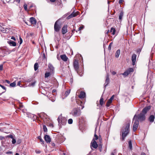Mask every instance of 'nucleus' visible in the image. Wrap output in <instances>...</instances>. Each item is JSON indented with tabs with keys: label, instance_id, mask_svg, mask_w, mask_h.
I'll return each instance as SVG.
<instances>
[{
	"label": "nucleus",
	"instance_id": "obj_1",
	"mask_svg": "<svg viewBox=\"0 0 155 155\" xmlns=\"http://www.w3.org/2000/svg\"><path fill=\"white\" fill-rule=\"evenodd\" d=\"M130 122H127L123 127L121 130L122 136V140H124L125 137L129 133V128L130 126Z\"/></svg>",
	"mask_w": 155,
	"mask_h": 155
},
{
	"label": "nucleus",
	"instance_id": "obj_2",
	"mask_svg": "<svg viewBox=\"0 0 155 155\" xmlns=\"http://www.w3.org/2000/svg\"><path fill=\"white\" fill-rule=\"evenodd\" d=\"M98 139V136L95 134L94 135V138L93 139L91 145V147L92 150H93L92 147L94 149H96L98 147V145L95 141Z\"/></svg>",
	"mask_w": 155,
	"mask_h": 155
},
{
	"label": "nucleus",
	"instance_id": "obj_3",
	"mask_svg": "<svg viewBox=\"0 0 155 155\" xmlns=\"http://www.w3.org/2000/svg\"><path fill=\"white\" fill-rule=\"evenodd\" d=\"M135 120L133 126V130L134 131L137 129L139 125V121L137 120V117L136 115L134 116L133 121Z\"/></svg>",
	"mask_w": 155,
	"mask_h": 155
},
{
	"label": "nucleus",
	"instance_id": "obj_4",
	"mask_svg": "<svg viewBox=\"0 0 155 155\" xmlns=\"http://www.w3.org/2000/svg\"><path fill=\"white\" fill-rule=\"evenodd\" d=\"M57 120L59 124H60V123L62 125H65L66 122V118L64 117H62L61 116H59L58 117Z\"/></svg>",
	"mask_w": 155,
	"mask_h": 155
},
{
	"label": "nucleus",
	"instance_id": "obj_5",
	"mask_svg": "<svg viewBox=\"0 0 155 155\" xmlns=\"http://www.w3.org/2000/svg\"><path fill=\"white\" fill-rule=\"evenodd\" d=\"M73 66L74 69L77 73H78V70L79 66V65L78 61L76 59H74L73 62Z\"/></svg>",
	"mask_w": 155,
	"mask_h": 155
},
{
	"label": "nucleus",
	"instance_id": "obj_6",
	"mask_svg": "<svg viewBox=\"0 0 155 155\" xmlns=\"http://www.w3.org/2000/svg\"><path fill=\"white\" fill-rule=\"evenodd\" d=\"M47 97L52 102H54L55 100V95L51 93H47Z\"/></svg>",
	"mask_w": 155,
	"mask_h": 155
},
{
	"label": "nucleus",
	"instance_id": "obj_7",
	"mask_svg": "<svg viewBox=\"0 0 155 155\" xmlns=\"http://www.w3.org/2000/svg\"><path fill=\"white\" fill-rule=\"evenodd\" d=\"M79 13L78 11L76 12L74 11L71 15L67 17V18L68 19H69L71 18L75 17L78 15Z\"/></svg>",
	"mask_w": 155,
	"mask_h": 155
},
{
	"label": "nucleus",
	"instance_id": "obj_8",
	"mask_svg": "<svg viewBox=\"0 0 155 155\" xmlns=\"http://www.w3.org/2000/svg\"><path fill=\"white\" fill-rule=\"evenodd\" d=\"M137 120H140V121H142L144 120L145 119V115L142 113H140L138 115L137 117Z\"/></svg>",
	"mask_w": 155,
	"mask_h": 155
},
{
	"label": "nucleus",
	"instance_id": "obj_9",
	"mask_svg": "<svg viewBox=\"0 0 155 155\" xmlns=\"http://www.w3.org/2000/svg\"><path fill=\"white\" fill-rule=\"evenodd\" d=\"M57 22L58 21H56L54 25V30L56 32L59 31L61 28L60 25H58Z\"/></svg>",
	"mask_w": 155,
	"mask_h": 155
},
{
	"label": "nucleus",
	"instance_id": "obj_10",
	"mask_svg": "<svg viewBox=\"0 0 155 155\" xmlns=\"http://www.w3.org/2000/svg\"><path fill=\"white\" fill-rule=\"evenodd\" d=\"M151 108V106H148L144 108L142 110V113L144 115H145L147 111L149 110Z\"/></svg>",
	"mask_w": 155,
	"mask_h": 155
},
{
	"label": "nucleus",
	"instance_id": "obj_11",
	"mask_svg": "<svg viewBox=\"0 0 155 155\" xmlns=\"http://www.w3.org/2000/svg\"><path fill=\"white\" fill-rule=\"evenodd\" d=\"M133 69L132 68H129L127 71H125L122 74L125 76L128 75L131 72L133 71Z\"/></svg>",
	"mask_w": 155,
	"mask_h": 155
},
{
	"label": "nucleus",
	"instance_id": "obj_12",
	"mask_svg": "<svg viewBox=\"0 0 155 155\" xmlns=\"http://www.w3.org/2000/svg\"><path fill=\"white\" fill-rule=\"evenodd\" d=\"M137 55L135 54H133L132 56L131 60L132 62V64L134 65L135 64L136 60Z\"/></svg>",
	"mask_w": 155,
	"mask_h": 155
},
{
	"label": "nucleus",
	"instance_id": "obj_13",
	"mask_svg": "<svg viewBox=\"0 0 155 155\" xmlns=\"http://www.w3.org/2000/svg\"><path fill=\"white\" fill-rule=\"evenodd\" d=\"M72 115L74 116L78 115V111L77 108H74L72 110L71 112Z\"/></svg>",
	"mask_w": 155,
	"mask_h": 155
},
{
	"label": "nucleus",
	"instance_id": "obj_14",
	"mask_svg": "<svg viewBox=\"0 0 155 155\" xmlns=\"http://www.w3.org/2000/svg\"><path fill=\"white\" fill-rule=\"evenodd\" d=\"M44 139L46 142L48 143H50L51 141V138L49 135H45L44 137Z\"/></svg>",
	"mask_w": 155,
	"mask_h": 155
},
{
	"label": "nucleus",
	"instance_id": "obj_15",
	"mask_svg": "<svg viewBox=\"0 0 155 155\" xmlns=\"http://www.w3.org/2000/svg\"><path fill=\"white\" fill-rule=\"evenodd\" d=\"M67 26L66 25H64L62 29V33L64 35L67 32Z\"/></svg>",
	"mask_w": 155,
	"mask_h": 155
},
{
	"label": "nucleus",
	"instance_id": "obj_16",
	"mask_svg": "<svg viewBox=\"0 0 155 155\" xmlns=\"http://www.w3.org/2000/svg\"><path fill=\"white\" fill-rule=\"evenodd\" d=\"M109 75L108 74H107L106 76V79L105 80V87H106L108 84L109 82Z\"/></svg>",
	"mask_w": 155,
	"mask_h": 155
},
{
	"label": "nucleus",
	"instance_id": "obj_17",
	"mask_svg": "<svg viewBox=\"0 0 155 155\" xmlns=\"http://www.w3.org/2000/svg\"><path fill=\"white\" fill-rule=\"evenodd\" d=\"M1 25H0V30L3 32V33H6L7 31H6V28H5L4 27H3L2 26H2H3V25L2 24H0Z\"/></svg>",
	"mask_w": 155,
	"mask_h": 155
},
{
	"label": "nucleus",
	"instance_id": "obj_18",
	"mask_svg": "<svg viewBox=\"0 0 155 155\" xmlns=\"http://www.w3.org/2000/svg\"><path fill=\"white\" fill-rule=\"evenodd\" d=\"M29 21L31 24L35 25L36 24V21L35 18L33 17H31L30 18Z\"/></svg>",
	"mask_w": 155,
	"mask_h": 155
},
{
	"label": "nucleus",
	"instance_id": "obj_19",
	"mask_svg": "<svg viewBox=\"0 0 155 155\" xmlns=\"http://www.w3.org/2000/svg\"><path fill=\"white\" fill-rule=\"evenodd\" d=\"M78 97L82 99L84 98L85 97V93L84 91H81Z\"/></svg>",
	"mask_w": 155,
	"mask_h": 155
},
{
	"label": "nucleus",
	"instance_id": "obj_20",
	"mask_svg": "<svg viewBox=\"0 0 155 155\" xmlns=\"http://www.w3.org/2000/svg\"><path fill=\"white\" fill-rule=\"evenodd\" d=\"M7 42L11 46H15L16 45V43L13 41L10 40L8 41Z\"/></svg>",
	"mask_w": 155,
	"mask_h": 155
},
{
	"label": "nucleus",
	"instance_id": "obj_21",
	"mask_svg": "<svg viewBox=\"0 0 155 155\" xmlns=\"http://www.w3.org/2000/svg\"><path fill=\"white\" fill-rule=\"evenodd\" d=\"M48 67L50 70V72L52 73L54 70V68L53 65L50 63L48 65Z\"/></svg>",
	"mask_w": 155,
	"mask_h": 155
},
{
	"label": "nucleus",
	"instance_id": "obj_22",
	"mask_svg": "<svg viewBox=\"0 0 155 155\" xmlns=\"http://www.w3.org/2000/svg\"><path fill=\"white\" fill-rule=\"evenodd\" d=\"M61 58L64 61H66L68 59L65 55H62L60 56Z\"/></svg>",
	"mask_w": 155,
	"mask_h": 155
},
{
	"label": "nucleus",
	"instance_id": "obj_23",
	"mask_svg": "<svg viewBox=\"0 0 155 155\" xmlns=\"http://www.w3.org/2000/svg\"><path fill=\"white\" fill-rule=\"evenodd\" d=\"M154 118L155 117L154 115H151L150 116L149 120L150 122H153L154 121Z\"/></svg>",
	"mask_w": 155,
	"mask_h": 155
},
{
	"label": "nucleus",
	"instance_id": "obj_24",
	"mask_svg": "<svg viewBox=\"0 0 155 155\" xmlns=\"http://www.w3.org/2000/svg\"><path fill=\"white\" fill-rule=\"evenodd\" d=\"M120 54V49L118 50L116 52L115 54V56L116 58H118L119 57Z\"/></svg>",
	"mask_w": 155,
	"mask_h": 155
},
{
	"label": "nucleus",
	"instance_id": "obj_25",
	"mask_svg": "<svg viewBox=\"0 0 155 155\" xmlns=\"http://www.w3.org/2000/svg\"><path fill=\"white\" fill-rule=\"evenodd\" d=\"M110 31L112 35H114L116 32L115 29L113 28H111Z\"/></svg>",
	"mask_w": 155,
	"mask_h": 155
},
{
	"label": "nucleus",
	"instance_id": "obj_26",
	"mask_svg": "<svg viewBox=\"0 0 155 155\" xmlns=\"http://www.w3.org/2000/svg\"><path fill=\"white\" fill-rule=\"evenodd\" d=\"M104 99L102 97H101V99L100 100V104L101 105V106H102L104 103Z\"/></svg>",
	"mask_w": 155,
	"mask_h": 155
},
{
	"label": "nucleus",
	"instance_id": "obj_27",
	"mask_svg": "<svg viewBox=\"0 0 155 155\" xmlns=\"http://www.w3.org/2000/svg\"><path fill=\"white\" fill-rule=\"evenodd\" d=\"M112 101H111V100H109L107 101L106 105L107 107H109L110 104L112 103Z\"/></svg>",
	"mask_w": 155,
	"mask_h": 155
},
{
	"label": "nucleus",
	"instance_id": "obj_28",
	"mask_svg": "<svg viewBox=\"0 0 155 155\" xmlns=\"http://www.w3.org/2000/svg\"><path fill=\"white\" fill-rule=\"evenodd\" d=\"M34 67L35 71H36L38 69V63H36L35 64Z\"/></svg>",
	"mask_w": 155,
	"mask_h": 155
},
{
	"label": "nucleus",
	"instance_id": "obj_29",
	"mask_svg": "<svg viewBox=\"0 0 155 155\" xmlns=\"http://www.w3.org/2000/svg\"><path fill=\"white\" fill-rule=\"evenodd\" d=\"M16 83L15 81H14L13 83H11L10 84V85L11 87H15L16 86Z\"/></svg>",
	"mask_w": 155,
	"mask_h": 155
},
{
	"label": "nucleus",
	"instance_id": "obj_30",
	"mask_svg": "<svg viewBox=\"0 0 155 155\" xmlns=\"http://www.w3.org/2000/svg\"><path fill=\"white\" fill-rule=\"evenodd\" d=\"M123 15V12H121L120 13V15L119 16V19L120 20H121Z\"/></svg>",
	"mask_w": 155,
	"mask_h": 155
},
{
	"label": "nucleus",
	"instance_id": "obj_31",
	"mask_svg": "<svg viewBox=\"0 0 155 155\" xmlns=\"http://www.w3.org/2000/svg\"><path fill=\"white\" fill-rule=\"evenodd\" d=\"M128 143L129 147L130 150H132V147L131 141L130 140L129 141Z\"/></svg>",
	"mask_w": 155,
	"mask_h": 155
},
{
	"label": "nucleus",
	"instance_id": "obj_32",
	"mask_svg": "<svg viewBox=\"0 0 155 155\" xmlns=\"http://www.w3.org/2000/svg\"><path fill=\"white\" fill-rule=\"evenodd\" d=\"M51 72H46L45 74V78H47L50 76L51 75Z\"/></svg>",
	"mask_w": 155,
	"mask_h": 155
},
{
	"label": "nucleus",
	"instance_id": "obj_33",
	"mask_svg": "<svg viewBox=\"0 0 155 155\" xmlns=\"http://www.w3.org/2000/svg\"><path fill=\"white\" fill-rule=\"evenodd\" d=\"M38 139L40 140V141L42 142V143L43 144H44V141L41 138V136H39L38 137Z\"/></svg>",
	"mask_w": 155,
	"mask_h": 155
},
{
	"label": "nucleus",
	"instance_id": "obj_34",
	"mask_svg": "<svg viewBox=\"0 0 155 155\" xmlns=\"http://www.w3.org/2000/svg\"><path fill=\"white\" fill-rule=\"evenodd\" d=\"M73 122V120L72 119H70L68 120V123L69 124H71Z\"/></svg>",
	"mask_w": 155,
	"mask_h": 155
},
{
	"label": "nucleus",
	"instance_id": "obj_35",
	"mask_svg": "<svg viewBox=\"0 0 155 155\" xmlns=\"http://www.w3.org/2000/svg\"><path fill=\"white\" fill-rule=\"evenodd\" d=\"M23 7L25 10L27 11L28 9L27 5L26 4H25L23 5Z\"/></svg>",
	"mask_w": 155,
	"mask_h": 155
},
{
	"label": "nucleus",
	"instance_id": "obj_36",
	"mask_svg": "<svg viewBox=\"0 0 155 155\" xmlns=\"http://www.w3.org/2000/svg\"><path fill=\"white\" fill-rule=\"evenodd\" d=\"M43 129H44V131L45 132L47 131V129L46 127L44 125Z\"/></svg>",
	"mask_w": 155,
	"mask_h": 155
},
{
	"label": "nucleus",
	"instance_id": "obj_37",
	"mask_svg": "<svg viewBox=\"0 0 155 155\" xmlns=\"http://www.w3.org/2000/svg\"><path fill=\"white\" fill-rule=\"evenodd\" d=\"M16 140L15 139L13 138L12 140V143L15 144L16 143Z\"/></svg>",
	"mask_w": 155,
	"mask_h": 155
},
{
	"label": "nucleus",
	"instance_id": "obj_38",
	"mask_svg": "<svg viewBox=\"0 0 155 155\" xmlns=\"http://www.w3.org/2000/svg\"><path fill=\"white\" fill-rule=\"evenodd\" d=\"M70 91H67L66 92L65 94L66 96H67L70 93Z\"/></svg>",
	"mask_w": 155,
	"mask_h": 155
},
{
	"label": "nucleus",
	"instance_id": "obj_39",
	"mask_svg": "<svg viewBox=\"0 0 155 155\" xmlns=\"http://www.w3.org/2000/svg\"><path fill=\"white\" fill-rule=\"evenodd\" d=\"M112 42H111L110 43L109 46H108V49H109V50H110L111 49V45H112Z\"/></svg>",
	"mask_w": 155,
	"mask_h": 155
},
{
	"label": "nucleus",
	"instance_id": "obj_40",
	"mask_svg": "<svg viewBox=\"0 0 155 155\" xmlns=\"http://www.w3.org/2000/svg\"><path fill=\"white\" fill-rule=\"evenodd\" d=\"M19 108L20 109H21V108H23V105H22V104L21 103L19 105Z\"/></svg>",
	"mask_w": 155,
	"mask_h": 155
},
{
	"label": "nucleus",
	"instance_id": "obj_41",
	"mask_svg": "<svg viewBox=\"0 0 155 155\" xmlns=\"http://www.w3.org/2000/svg\"><path fill=\"white\" fill-rule=\"evenodd\" d=\"M83 26H81L78 28V31H80L81 29H83Z\"/></svg>",
	"mask_w": 155,
	"mask_h": 155
},
{
	"label": "nucleus",
	"instance_id": "obj_42",
	"mask_svg": "<svg viewBox=\"0 0 155 155\" xmlns=\"http://www.w3.org/2000/svg\"><path fill=\"white\" fill-rule=\"evenodd\" d=\"M20 45H21L22 42V38L20 37Z\"/></svg>",
	"mask_w": 155,
	"mask_h": 155
},
{
	"label": "nucleus",
	"instance_id": "obj_43",
	"mask_svg": "<svg viewBox=\"0 0 155 155\" xmlns=\"http://www.w3.org/2000/svg\"><path fill=\"white\" fill-rule=\"evenodd\" d=\"M124 2V0H119V3L120 4H121L123 3V2Z\"/></svg>",
	"mask_w": 155,
	"mask_h": 155
},
{
	"label": "nucleus",
	"instance_id": "obj_44",
	"mask_svg": "<svg viewBox=\"0 0 155 155\" xmlns=\"http://www.w3.org/2000/svg\"><path fill=\"white\" fill-rule=\"evenodd\" d=\"M31 81V80L30 79H27L25 81H24L27 82H30Z\"/></svg>",
	"mask_w": 155,
	"mask_h": 155
},
{
	"label": "nucleus",
	"instance_id": "obj_45",
	"mask_svg": "<svg viewBox=\"0 0 155 155\" xmlns=\"http://www.w3.org/2000/svg\"><path fill=\"white\" fill-rule=\"evenodd\" d=\"M7 137H10V138H12V139L13 138V136L12 135H9Z\"/></svg>",
	"mask_w": 155,
	"mask_h": 155
},
{
	"label": "nucleus",
	"instance_id": "obj_46",
	"mask_svg": "<svg viewBox=\"0 0 155 155\" xmlns=\"http://www.w3.org/2000/svg\"><path fill=\"white\" fill-rule=\"evenodd\" d=\"M114 95H113L109 100H111V101H112V100L114 98Z\"/></svg>",
	"mask_w": 155,
	"mask_h": 155
},
{
	"label": "nucleus",
	"instance_id": "obj_47",
	"mask_svg": "<svg viewBox=\"0 0 155 155\" xmlns=\"http://www.w3.org/2000/svg\"><path fill=\"white\" fill-rule=\"evenodd\" d=\"M3 69V65H0V71L2 70Z\"/></svg>",
	"mask_w": 155,
	"mask_h": 155
},
{
	"label": "nucleus",
	"instance_id": "obj_48",
	"mask_svg": "<svg viewBox=\"0 0 155 155\" xmlns=\"http://www.w3.org/2000/svg\"><path fill=\"white\" fill-rule=\"evenodd\" d=\"M111 73L113 75H115L116 74V73L114 71H113L111 72Z\"/></svg>",
	"mask_w": 155,
	"mask_h": 155
},
{
	"label": "nucleus",
	"instance_id": "obj_49",
	"mask_svg": "<svg viewBox=\"0 0 155 155\" xmlns=\"http://www.w3.org/2000/svg\"><path fill=\"white\" fill-rule=\"evenodd\" d=\"M0 86L2 87V88L3 89L5 90V88L4 86H2V85H0Z\"/></svg>",
	"mask_w": 155,
	"mask_h": 155
},
{
	"label": "nucleus",
	"instance_id": "obj_50",
	"mask_svg": "<svg viewBox=\"0 0 155 155\" xmlns=\"http://www.w3.org/2000/svg\"><path fill=\"white\" fill-rule=\"evenodd\" d=\"M35 152L37 153H41V151L40 150H35Z\"/></svg>",
	"mask_w": 155,
	"mask_h": 155
},
{
	"label": "nucleus",
	"instance_id": "obj_51",
	"mask_svg": "<svg viewBox=\"0 0 155 155\" xmlns=\"http://www.w3.org/2000/svg\"><path fill=\"white\" fill-rule=\"evenodd\" d=\"M5 82H7V83H8V84H9L10 83V82L8 80H5Z\"/></svg>",
	"mask_w": 155,
	"mask_h": 155
},
{
	"label": "nucleus",
	"instance_id": "obj_52",
	"mask_svg": "<svg viewBox=\"0 0 155 155\" xmlns=\"http://www.w3.org/2000/svg\"><path fill=\"white\" fill-rule=\"evenodd\" d=\"M4 138H5L4 137L2 136H0V140H2L3 139H4Z\"/></svg>",
	"mask_w": 155,
	"mask_h": 155
},
{
	"label": "nucleus",
	"instance_id": "obj_53",
	"mask_svg": "<svg viewBox=\"0 0 155 155\" xmlns=\"http://www.w3.org/2000/svg\"><path fill=\"white\" fill-rule=\"evenodd\" d=\"M115 150H114V152H112L111 154V155H114V153H115Z\"/></svg>",
	"mask_w": 155,
	"mask_h": 155
},
{
	"label": "nucleus",
	"instance_id": "obj_54",
	"mask_svg": "<svg viewBox=\"0 0 155 155\" xmlns=\"http://www.w3.org/2000/svg\"><path fill=\"white\" fill-rule=\"evenodd\" d=\"M20 84H21V81H18L17 83V85L20 86Z\"/></svg>",
	"mask_w": 155,
	"mask_h": 155
},
{
	"label": "nucleus",
	"instance_id": "obj_55",
	"mask_svg": "<svg viewBox=\"0 0 155 155\" xmlns=\"http://www.w3.org/2000/svg\"><path fill=\"white\" fill-rule=\"evenodd\" d=\"M11 39H12L14 40L15 41L16 40L15 38L13 36L11 38Z\"/></svg>",
	"mask_w": 155,
	"mask_h": 155
},
{
	"label": "nucleus",
	"instance_id": "obj_56",
	"mask_svg": "<svg viewBox=\"0 0 155 155\" xmlns=\"http://www.w3.org/2000/svg\"><path fill=\"white\" fill-rule=\"evenodd\" d=\"M42 57L43 58H45V53H43L42 56Z\"/></svg>",
	"mask_w": 155,
	"mask_h": 155
},
{
	"label": "nucleus",
	"instance_id": "obj_57",
	"mask_svg": "<svg viewBox=\"0 0 155 155\" xmlns=\"http://www.w3.org/2000/svg\"><path fill=\"white\" fill-rule=\"evenodd\" d=\"M11 153H12V152H11V151H9V152H6V153L8 154H11Z\"/></svg>",
	"mask_w": 155,
	"mask_h": 155
},
{
	"label": "nucleus",
	"instance_id": "obj_58",
	"mask_svg": "<svg viewBox=\"0 0 155 155\" xmlns=\"http://www.w3.org/2000/svg\"><path fill=\"white\" fill-rule=\"evenodd\" d=\"M50 0L51 2H54L56 0Z\"/></svg>",
	"mask_w": 155,
	"mask_h": 155
},
{
	"label": "nucleus",
	"instance_id": "obj_59",
	"mask_svg": "<svg viewBox=\"0 0 155 155\" xmlns=\"http://www.w3.org/2000/svg\"><path fill=\"white\" fill-rule=\"evenodd\" d=\"M141 155H146V154L144 153H141Z\"/></svg>",
	"mask_w": 155,
	"mask_h": 155
},
{
	"label": "nucleus",
	"instance_id": "obj_60",
	"mask_svg": "<svg viewBox=\"0 0 155 155\" xmlns=\"http://www.w3.org/2000/svg\"><path fill=\"white\" fill-rule=\"evenodd\" d=\"M79 75H80V76H81L82 75V74H79V72H78V73Z\"/></svg>",
	"mask_w": 155,
	"mask_h": 155
},
{
	"label": "nucleus",
	"instance_id": "obj_61",
	"mask_svg": "<svg viewBox=\"0 0 155 155\" xmlns=\"http://www.w3.org/2000/svg\"><path fill=\"white\" fill-rule=\"evenodd\" d=\"M21 140H19L17 141V142L18 143H21Z\"/></svg>",
	"mask_w": 155,
	"mask_h": 155
},
{
	"label": "nucleus",
	"instance_id": "obj_62",
	"mask_svg": "<svg viewBox=\"0 0 155 155\" xmlns=\"http://www.w3.org/2000/svg\"><path fill=\"white\" fill-rule=\"evenodd\" d=\"M55 91H56V90H54H54H53V91H52V93H53H53L54 92H55Z\"/></svg>",
	"mask_w": 155,
	"mask_h": 155
},
{
	"label": "nucleus",
	"instance_id": "obj_63",
	"mask_svg": "<svg viewBox=\"0 0 155 155\" xmlns=\"http://www.w3.org/2000/svg\"><path fill=\"white\" fill-rule=\"evenodd\" d=\"M15 1L18 2L19 3L20 2V0H15Z\"/></svg>",
	"mask_w": 155,
	"mask_h": 155
},
{
	"label": "nucleus",
	"instance_id": "obj_64",
	"mask_svg": "<svg viewBox=\"0 0 155 155\" xmlns=\"http://www.w3.org/2000/svg\"><path fill=\"white\" fill-rule=\"evenodd\" d=\"M109 32H110V31H109V30H108L107 31V34H108V33H109Z\"/></svg>",
	"mask_w": 155,
	"mask_h": 155
}]
</instances>
